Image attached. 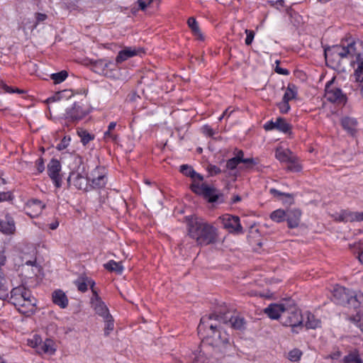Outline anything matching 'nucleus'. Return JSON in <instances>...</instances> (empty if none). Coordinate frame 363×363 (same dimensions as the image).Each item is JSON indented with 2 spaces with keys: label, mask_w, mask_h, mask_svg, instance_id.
Returning a JSON list of instances; mask_svg holds the SVG:
<instances>
[{
  "label": "nucleus",
  "mask_w": 363,
  "mask_h": 363,
  "mask_svg": "<svg viewBox=\"0 0 363 363\" xmlns=\"http://www.w3.org/2000/svg\"><path fill=\"white\" fill-rule=\"evenodd\" d=\"M222 323H226L225 319H218V314L214 313L203 317L198 327L199 334L211 347V357L216 359L229 356L232 350L229 335L222 328Z\"/></svg>",
  "instance_id": "f257e3e1"
},
{
  "label": "nucleus",
  "mask_w": 363,
  "mask_h": 363,
  "mask_svg": "<svg viewBox=\"0 0 363 363\" xmlns=\"http://www.w3.org/2000/svg\"><path fill=\"white\" fill-rule=\"evenodd\" d=\"M189 236L199 245H208L216 241L217 230L201 218L192 219L189 227Z\"/></svg>",
  "instance_id": "f03ea898"
},
{
  "label": "nucleus",
  "mask_w": 363,
  "mask_h": 363,
  "mask_svg": "<svg viewBox=\"0 0 363 363\" xmlns=\"http://www.w3.org/2000/svg\"><path fill=\"white\" fill-rule=\"evenodd\" d=\"M11 301L21 313L30 316L36 309V300L30 291L23 286L11 291Z\"/></svg>",
  "instance_id": "7ed1b4c3"
},
{
  "label": "nucleus",
  "mask_w": 363,
  "mask_h": 363,
  "mask_svg": "<svg viewBox=\"0 0 363 363\" xmlns=\"http://www.w3.org/2000/svg\"><path fill=\"white\" fill-rule=\"evenodd\" d=\"M334 301L338 304L348 303L354 308H357L363 303V294L361 292H350L340 286H335L333 290Z\"/></svg>",
  "instance_id": "20e7f679"
},
{
  "label": "nucleus",
  "mask_w": 363,
  "mask_h": 363,
  "mask_svg": "<svg viewBox=\"0 0 363 363\" xmlns=\"http://www.w3.org/2000/svg\"><path fill=\"white\" fill-rule=\"evenodd\" d=\"M74 163L78 165L76 171H73L68 177V182L72 184L77 189L86 190L88 188V177H86L85 167L82 165V158L74 157Z\"/></svg>",
  "instance_id": "39448f33"
},
{
  "label": "nucleus",
  "mask_w": 363,
  "mask_h": 363,
  "mask_svg": "<svg viewBox=\"0 0 363 363\" xmlns=\"http://www.w3.org/2000/svg\"><path fill=\"white\" fill-rule=\"evenodd\" d=\"M290 309V301H283L279 303L269 304L264 309V313L273 320L280 319L282 323V318L286 315L287 310Z\"/></svg>",
  "instance_id": "423d86ee"
},
{
  "label": "nucleus",
  "mask_w": 363,
  "mask_h": 363,
  "mask_svg": "<svg viewBox=\"0 0 363 363\" xmlns=\"http://www.w3.org/2000/svg\"><path fill=\"white\" fill-rule=\"evenodd\" d=\"M325 98L328 101L337 104H344L346 101L345 95L337 86L334 78L328 82L325 86Z\"/></svg>",
  "instance_id": "0eeeda50"
},
{
  "label": "nucleus",
  "mask_w": 363,
  "mask_h": 363,
  "mask_svg": "<svg viewBox=\"0 0 363 363\" xmlns=\"http://www.w3.org/2000/svg\"><path fill=\"white\" fill-rule=\"evenodd\" d=\"M342 44L345 50L346 57H354L357 60L363 55V44L359 40L348 38L342 40Z\"/></svg>",
  "instance_id": "6e6552de"
},
{
  "label": "nucleus",
  "mask_w": 363,
  "mask_h": 363,
  "mask_svg": "<svg viewBox=\"0 0 363 363\" xmlns=\"http://www.w3.org/2000/svg\"><path fill=\"white\" fill-rule=\"evenodd\" d=\"M301 313L295 308L294 303L290 301V309L287 310L286 315L282 318V324L290 326L292 328L300 326L302 323Z\"/></svg>",
  "instance_id": "1a4fd4ad"
},
{
  "label": "nucleus",
  "mask_w": 363,
  "mask_h": 363,
  "mask_svg": "<svg viewBox=\"0 0 363 363\" xmlns=\"http://www.w3.org/2000/svg\"><path fill=\"white\" fill-rule=\"evenodd\" d=\"M89 283L91 284V289L93 293V296L91 298V304L92 308L94 309L96 313L99 315L103 318L105 317H108L110 315L108 312V309L104 302L102 301L97 292L94 289L95 282L94 281H89Z\"/></svg>",
  "instance_id": "9d476101"
},
{
  "label": "nucleus",
  "mask_w": 363,
  "mask_h": 363,
  "mask_svg": "<svg viewBox=\"0 0 363 363\" xmlns=\"http://www.w3.org/2000/svg\"><path fill=\"white\" fill-rule=\"evenodd\" d=\"M107 172L104 167L98 166L88 176L89 181L94 188H103L107 182Z\"/></svg>",
  "instance_id": "9b49d317"
},
{
  "label": "nucleus",
  "mask_w": 363,
  "mask_h": 363,
  "mask_svg": "<svg viewBox=\"0 0 363 363\" xmlns=\"http://www.w3.org/2000/svg\"><path fill=\"white\" fill-rule=\"evenodd\" d=\"M113 67L114 65L112 62L104 60H97L93 64V69L95 72L110 78L117 77V70Z\"/></svg>",
  "instance_id": "f8f14e48"
},
{
  "label": "nucleus",
  "mask_w": 363,
  "mask_h": 363,
  "mask_svg": "<svg viewBox=\"0 0 363 363\" xmlns=\"http://www.w3.org/2000/svg\"><path fill=\"white\" fill-rule=\"evenodd\" d=\"M219 220L223 224L224 228H225L229 233L236 234L242 233V228L240 225L239 217L225 214L220 216Z\"/></svg>",
  "instance_id": "ddd939ff"
},
{
  "label": "nucleus",
  "mask_w": 363,
  "mask_h": 363,
  "mask_svg": "<svg viewBox=\"0 0 363 363\" xmlns=\"http://www.w3.org/2000/svg\"><path fill=\"white\" fill-rule=\"evenodd\" d=\"M345 50L342 44L333 46L325 50V57L327 62L339 63L340 60L345 57Z\"/></svg>",
  "instance_id": "4468645a"
},
{
  "label": "nucleus",
  "mask_w": 363,
  "mask_h": 363,
  "mask_svg": "<svg viewBox=\"0 0 363 363\" xmlns=\"http://www.w3.org/2000/svg\"><path fill=\"white\" fill-rule=\"evenodd\" d=\"M191 188L196 194L203 195L209 202H213L217 199L215 190L204 183L192 184Z\"/></svg>",
  "instance_id": "2eb2a0df"
},
{
  "label": "nucleus",
  "mask_w": 363,
  "mask_h": 363,
  "mask_svg": "<svg viewBox=\"0 0 363 363\" xmlns=\"http://www.w3.org/2000/svg\"><path fill=\"white\" fill-rule=\"evenodd\" d=\"M61 165L60 162L56 159L50 160L48 164V172L50 177L53 180L57 187L61 185V176H60Z\"/></svg>",
  "instance_id": "dca6fc26"
},
{
  "label": "nucleus",
  "mask_w": 363,
  "mask_h": 363,
  "mask_svg": "<svg viewBox=\"0 0 363 363\" xmlns=\"http://www.w3.org/2000/svg\"><path fill=\"white\" fill-rule=\"evenodd\" d=\"M143 52V50L141 48L125 47L118 52L116 58V62L118 64L121 63L128 59L136 55H139Z\"/></svg>",
  "instance_id": "f3484780"
},
{
  "label": "nucleus",
  "mask_w": 363,
  "mask_h": 363,
  "mask_svg": "<svg viewBox=\"0 0 363 363\" xmlns=\"http://www.w3.org/2000/svg\"><path fill=\"white\" fill-rule=\"evenodd\" d=\"M44 208L45 205L41 201L32 199L28 201L25 209L29 216L34 218L40 215Z\"/></svg>",
  "instance_id": "a211bd4d"
},
{
  "label": "nucleus",
  "mask_w": 363,
  "mask_h": 363,
  "mask_svg": "<svg viewBox=\"0 0 363 363\" xmlns=\"http://www.w3.org/2000/svg\"><path fill=\"white\" fill-rule=\"evenodd\" d=\"M16 230L13 219L8 214L4 219L0 218V231L6 235L13 234Z\"/></svg>",
  "instance_id": "6ab92c4d"
},
{
  "label": "nucleus",
  "mask_w": 363,
  "mask_h": 363,
  "mask_svg": "<svg viewBox=\"0 0 363 363\" xmlns=\"http://www.w3.org/2000/svg\"><path fill=\"white\" fill-rule=\"evenodd\" d=\"M56 352V345L55 342L50 339H46L45 341L41 340L40 345L36 351L40 354L52 355Z\"/></svg>",
  "instance_id": "aec40b11"
},
{
  "label": "nucleus",
  "mask_w": 363,
  "mask_h": 363,
  "mask_svg": "<svg viewBox=\"0 0 363 363\" xmlns=\"http://www.w3.org/2000/svg\"><path fill=\"white\" fill-rule=\"evenodd\" d=\"M294 156L293 152L288 148L279 146L275 149V157L281 163L286 164L288 162H293Z\"/></svg>",
  "instance_id": "412c9836"
},
{
  "label": "nucleus",
  "mask_w": 363,
  "mask_h": 363,
  "mask_svg": "<svg viewBox=\"0 0 363 363\" xmlns=\"http://www.w3.org/2000/svg\"><path fill=\"white\" fill-rule=\"evenodd\" d=\"M301 212L298 209H290L286 211V218L288 226L291 228L298 225L301 220Z\"/></svg>",
  "instance_id": "4be33fe9"
},
{
  "label": "nucleus",
  "mask_w": 363,
  "mask_h": 363,
  "mask_svg": "<svg viewBox=\"0 0 363 363\" xmlns=\"http://www.w3.org/2000/svg\"><path fill=\"white\" fill-rule=\"evenodd\" d=\"M52 301L61 308H65L68 306V298L64 291L56 290L52 293Z\"/></svg>",
  "instance_id": "5701e85b"
},
{
  "label": "nucleus",
  "mask_w": 363,
  "mask_h": 363,
  "mask_svg": "<svg viewBox=\"0 0 363 363\" xmlns=\"http://www.w3.org/2000/svg\"><path fill=\"white\" fill-rule=\"evenodd\" d=\"M357 67L354 70V77L355 81L359 83V88L363 90V55L357 60Z\"/></svg>",
  "instance_id": "b1692460"
},
{
  "label": "nucleus",
  "mask_w": 363,
  "mask_h": 363,
  "mask_svg": "<svg viewBox=\"0 0 363 363\" xmlns=\"http://www.w3.org/2000/svg\"><path fill=\"white\" fill-rule=\"evenodd\" d=\"M9 289L8 280L0 270V299L4 300L9 297Z\"/></svg>",
  "instance_id": "393cba45"
},
{
  "label": "nucleus",
  "mask_w": 363,
  "mask_h": 363,
  "mask_svg": "<svg viewBox=\"0 0 363 363\" xmlns=\"http://www.w3.org/2000/svg\"><path fill=\"white\" fill-rule=\"evenodd\" d=\"M220 318H224L226 320V323H222V324H226V325L229 324L233 328H234L235 329H241L243 328V326L245 325L243 318H240V317H237V316L231 317L228 320L226 315H218V319H220Z\"/></svg>",
  "instance_id": "a878e982"
},
{
  "label": "nucleus",
  "mask_w": 363,
  "mask_h": 363,
  "mask_svg": "<svg viewBox=\"0 0 363 363\" xmlns=\"http://www.w3.org/2000/svg\"><path fill=\"white\" fill-rule=\"evenodd\" d=\"M357 124V121L352 118L345 117L342 120V127L351 134L356 130Z\"/></svg>",
  "instance_id": "bb28decb"
},
{
  "label": "nucleus",
  "mask_w": 363,
  "mask_h": 363,
  "mask_svg": "<svg viewBox=\"0 0 363 363\" xmlns=\"http://www.w3.org/2000/svg\"><path fill=\"white\" fill-rule=\"evenodd\" d=\"M306 327L311 329H316L320 327L321 321L317 318L313 314L307 313L306 314Z\"/></svg>",
  "instance_id": "cd10ccee"
},
{
  "label": "nucleus",
  "mask_w": 363,
  "mask_h": 363,
  "mask_svg": "<svg viewBox=\"0 0 363 363\" xmlns=\"http://www.w3.org/2000/svg\"><path fill=\"white\" fill-rule=\"evenodd\" d=\"M67 114L74 120L80 119L85 116V113L82 110L81 106L77 104H74L73 108L69 109Z\"/></svg>",
  "instance_id": "c85d7f7f"
},
{
  "label": "nucleus",
  "mask_w": 363,
  "mask_h": 363,
  "mask_svg": "<svg viewBox=\"0 0 363 363\" xmlns=\"http://www.w3.org/2000/svg\"><path fill=\"white\" fill-rule=\"evenodd\" d=\"M104 267L111 272H115L117 274H121L123 271V266L121 262H117L113 260H110L104 264Z\"/></svg>",
  "instance_id": "c756f323"
},
{
  "label": "nucleus",
  "mask_w": 363,
  "mask_h": 363,
  "mask_svg": "<svg viewBox=\"0 0 363 363\" xmlns=\"http://www.w3.org/2000/svg\"><path fill=\"white\" fill-rule=\"evenodd\" d=\"M286 212L281 209H277L270 214V218L277 223H280L286 219Z\"/></svg>",
  "instance_id": "7c9ffc66"
},
{
  "label": "nucleus",
  "mask_w": 363,
  "mask_h": 363,
  "mask_svg": "<svg viewBox=\"0 0 363 363\" xmlns=\"http://www.w3.org/2000/svg\"><path fill=\"white\" fill-rule=\"evenodd\" d=\"M116 126V122H111L109 123L108 126V130L104 133V138L105 140H111L113 141H116L118 139V136L114 135L112 131L115 129Z\"/></svg>",
  "instance_id": "2f4dec72"
},
{
  "label": "nucleus",
  "mask_w": 363,
  "mask_h": 363,
  "mask_svg": "<svg viewBox=\"0 0 363 363\" xmlns=\"http://www.w3.org/2000/svg\"><path fill=\"white\" fill-rule=\"evenodd\" d=\"M276 129L283 133H287L290 129V125L282 118H278L275 121Z\"/></svg>",
  "instance_id": "473e14b6"
},
{
  "label": "nucleus",
  "mask_w": 363,
  "mask_h": 363,
  "mask_svg": "<svg viewBox=\"0 0 363 363\" xmlns=\"http://www.w3.org/2000/svg\"><path fill=\"white\" fill-rule=\"evenodd\" d=\"M296 93L297 91L296 86L294 85L289 84L284 94L283 100L289 101L296 97Z\"/></svg>",
  "instance_id": "72a5a7b5"
},
{
  "label": "nucleus",
  "mask_w": 363,
  "mask_h": 363,
  "mask_svg": "<svg viewBox=\"0 0 363 363\" xmlns=\"http://www.w3.org/2000/svg\"><path fill=\"white\" fill-rule=\"evenodd\" d=\"M89 281H92L88 278L82 277L75 281V284L77 286L79 291L84 292L87 290L88 286L91 287V284Z\"/></svg>",
  "instance_id": "f704fd0d"
},
{
  "label": "nucleus",
  "mask_w": 363,
  "mask_h": 363,
  "mask_svg": "<svg viewBox=\"0 0 363 363\" xmlns=\"http://www.w3.org/2000/svg\"><path fill=\"white\" fill-rule=\"evenodd\" d=\"M292 161L286 163L288 170L294 172H300L302 169V167L298 163V158L295 155L293 157Z\"/></svg>",
  "instance_id": "c9c22d12"
},
{
  "label": "nucleus",
  "mask_w": 363,
  "mask_h": 363,
  "mask_svg": "<svg viewBox=\"0 0 363 363\" xmlns=\"http://www.w3.org/2000/svg\"><path fill=\"white\" fill-rule=\"evenodd\" d=\"M105 322L104 333L106 335H108L114 329L113 319L112 316L108 315V317L104 318Z\"/></svg>",
  "instance_id": "e433bc0d"
},
{
  "label": "nucleus",
  "mask_w": 363,
  "mask_h": 363,
  "mask_svg": "<svg viewBox=\"0 0 363 363\" xmlns=\"http://www.w3.org/2000/svg\"><path fill=\"white\" fill-rule=\"evenodd\" d=\"M345 363H362V359L357 352H351L344 357Z\"/></svg>",
  "instance_id": "4c0bfd02"
},
{
  "label": "nucleus",
  "mask_w": 363,
  "mask_h": 363,
  "mask_svg": "<svg viewBox=\"0 0 363 363\" xmlns=\"http://www.w3.org/2000/svg\"><path fill=\"white\" fill-rule=\"evenodd\" d=\"M78 135L81 138L82 143L84 145L87 144L89 143L91 140L94 139V136L91 135L89 133H88L86 130H78Z\"/></svg>",
  "instance_id": "58836bf2"
},
{
  "label": "nucleus",
  "mask_w": 363,
  "mask_h": 363,
  "mask_svg": "<svg viewBox=\"0 0 363 363\" xmlns=\"http://www.w3.org/2000/svg\"><path fill=\"white\" fill-rule=\"evenodd\" d=\"M42 338L38 335H34L31 338L28 339L27 344L30 347L35 349L37 351Z\"/></svg>",
  "instance_id": "ea45409f"
},
{
  "label": "nucleus",
  "mask_w": 363,
  "mask_h": 363,
  "mask_svg": "<svg viewBox=\"0 0 363 363\" xmlns=\"http://www.w3.org/2000/svg\"><path fill=\"white\" fill-rule=\"evenodd\" d=\"M67 77V72L66 71H61L57 73L52 74L51 79L54 81L55 84H60Z\"/></svg>",
  "instance_id": "a19ab883"
},
{
  "label": "nucleus",
  "mask_w": 363,
  "mask_h": 363,
  "mask_svg": "<svg viewBox=\"0 0 363 363\" xmlns=\"http://www.w3.org/2000/svg\"><path fill=\"white\" fill-rule=\"evenodd\" d=\"M271 6L281 11H287L289 6L285 5L284 0L272 1L269 2Z\"/></svg>",
  "instance_id": "79ce46f5"
},
{
  "label": "nucleus",
  "mask_w": 363,
  "mask_h": 363,
  "mask_svg": "<svg viewBox=\"0 0 363 363\" xmlns=\"http://www.w3.org/2000/svg\"><path fill=\"white\" fill-rule=\"evenodd\" d=\"M302 352L298 349H294L289 352V359L292 362H297L301 359Z\"/></svg>",
  "instance_id": "37998d69"
},
{
  "label": "nucleus",
  "mask_w": 363,
  "mask_h": 363,
  "mask_svg": "<svg viewBox=\"0 0 363 363\" xmlns=\"http://www.w3.org/2000/svg\"><path fill=\"white\" fill-rule=\"evenodd\" d=\"M189 27L193 32V33L197 37L198 39L203 40L204 37L201 32L199 26L198 24H189Z\"/></svg>",
  "instance_id": "c03bdc74"
},
{
  "label": "nucleus",
  "mask_w": 363,
  "mask_h": 363,
  "mask_svg": "<svg viewBox=\"0 0 363 363\" xmlns=\"http://www.w3.org/2000/svg\"><path fill=\"white\" fill-rule=\"evenodd\" d=\"M345 222H357L356 212L345 211Z\"/></svg>",
  "instance_id": "a18cd8bd"
},
{
  "label": "nucleus",
  "mask_w": 363,
  "mask_h": 363,
  "mask_svg": "<svg viewBox=\"0 0 363 363\" xmlns=\"http://www.w3.org/2000/svg\"><path fill=\"white\" fill-rule=\"evenodd\" d=\"M240 163L239 157H233L228 160L226 167L230 169H234Z\"/></svg>",
  "instance_id": "49530a36"
},
{
  "label": "nucleus",
  "mask_w": 363,
  "mask_h": 363,
  "mask_svg": "<svg viewBox=\"0 0 363 363\" xmlns=\"http://www.w3.org/2000/svg\"><path fill=\"white\" fill-rule=\"evenodd\" d=\"M180 170L184 174L191 177H192L194 173V171L186 164L182 165L180 167Z\"/></svg>",
  "instance_id": "de8ad7c7"
},
{
  "label": "nucleus",
  "mask_w": 363,
  "mask_h": 363,
  "mask_svg": "<svg viewBox=\"0 0 363 363\" xmlns=\"http://www.w3.org/2000/svg\"><path fill=\"white\" fill-rule=\"evenodd\" d=\"M246 38H245V44L247 45H251L255 37V32L253 30H250L248 29L245 30Z\"/></svg>",
  "instance_id": "09e8293b"
},
{
  "label": "nucleus",
  "mask_w": 363,
  "mask_h": 363,
  "mask_svg": "<svg viewBox=\"0 0 363 363\" xmlns=\"http://www.w3.org/2000/svg\"><path fill=\"white\" fill-rule=\"evenodd\" d=\"M60 95L62 101L68 100L73 96V93L72 90H63L60 91Z\"/></svg>",
  "instance_id": "8fccbe9b"
},
{
  "label": "nucleus",
  "mask_w": 363,
  "mask_h": 363,
  "mask_svg": "<svg viewBox=\"0 0 363 363\" xmlns=\"http://www.w3.org/2000/svg\"><path fill=\"white\" fill-rule=\"evenodd\" d=\"M279 107L280 111L282 113H287L290 109V106L289 104V101H285V100H283V101L279 104Z\"/></svg>",
  "instance_id": "3c124183"
},
{
  "label": "nucleus",
  "mask_w": 363,
  "mask_h": 363,
  "mask_svg": "<svg viewBox=\"0 0 363 363\" xmlns=\"http://www.w3.org/2000/svg\"><path fill=\"white\" fill-rule=\"evenodd\" d=\"M69 141H70V138H69L65 137L62 140V141L57 145V148L59 150H62L65 149L69 145Z\"/></svg>",
  "instance_id": "603ef678"
},
{
  "label": "nucleus",
  "mask_w": 363,
  "mask_h": 363,
  "mask_svg": "<svg viewBox=\"0 0 363 363\" xmlns=\"http://www.w3.org/2000/svg\"><path fill=\"white\" fill-rule=\"evenodd\" d=\"M358 319L357 320V318H351V320L354 322L357 323L358 327L360 328V330L363 332V313L359 314L357 316Z\"/></svg>",
  "instance_id": "864d4df0"
},
{
  "label": "nucleus",
  "mask_w": 363,
  "mask_h": 363,
  "mask_svg": "<svg viewBox=\"0 0 363 363\" xmlns=\"http://www.w3.org/2000/svg\"><path fill=\"white\" fill-rule=\"evenodd\" d=\"M36 169L38 173H41L45 169L44 161L42 158L38 159L35 163Z\"/></svg>",
  "instance_id": "5fc2aeb1"
},
{
  "label": "nucleus",
  "mask_w": 363,
  "mask_h": 363,
  "mask_svg": "<svg viewBox=\"0 0 363 363\" xmlns=\"http://www.w3.org/2000/svg\"><path fill=\"white\" fill-rule=\"evenodd\" d=\"M207 169L211 175L217 174L220 172V168L213 164H209L207 167Z\"/></svg>",
  "instance_id": "6e6d98bb"
},
{
  "label": "nucleus",
  "mask_w": 363,
  "mask_h": 363,
  "mask_svg": "<svg viewBox=\"0 0 363 363\" xmlns=\"http://www.w3.org/2000/svg\"><path fill=\"white\" fill-rule=\"evenodd\" d=\"M62 101L61 100V97H60V91L59 92H57L55 95H53L52 96L48 98L45 102L47 104H51V103H53V102H56V101Z\"/></svg>",
  "instance_id": "4d7b16f0"
},
{
  "label": "nucleus",
  "mask_w": 363,
  "mask_h": 363,
  "mask_svg": "<svg viewBox=\"0 0 363 363\" xmlns=\"http://www.w3.org/2000/svg\"><path fill=\"white\" fill-rule=\"evenodd\" d=\"M153 0H138V5L141 10H145Z\"/></svg>",
  "instance_id": "13d9d810"
},
{
  "label": "nucleus",
  "mask_w": 363,
  "mask_h": 363,
  "mask_svg": "<svg viewBox=\"0 0 363 363\" xmlns=\"http://www.w3.org/2000/svg\"><path fill=\"white\" fill-rule=\"evenodd\" d=\"M193 179V184H201V182L203 181V176L194 172V175L191 177Z\"/></svg>",
  "instance_id": "bf43d9fd"
},
{
  "label": "nucleus",
  "mask_w": 363,
  "mask_h": 363,
  "mask_svg": "<svg viewBox=\"0 0 363 363\" xmlns=\"http://www.w3.org/2000/svg\"><path fill=\"white\" fill-rule=\"evenodd\" d=\"M345 211H342L340 213H337V214L334 215L333 218L337 221L345 222Z\"/></svg>",
  "instance_id": "052dcab7"
},
{
  "label": "nucleus",
  "mask_w": 363,
  "mask_h": 363,
  "mask_svg": "<svg viewBox=\"0 0 363 363\" xmlns=\"http://www.w3.org/2000/svg\"><path fill=\"white\" fill-rule=\"evenodd\" d=\"M11 195L9 192H0V202L11 199Z\"/></svg>",
  "instance_id": "680f3d73"
},
{
  "label": "nucleus",
  "mask_w": 363,
  "mask_h": 363,
  "mask_svg": "<svg viewBox=\"0 0 363 363\" xmlns=\"http://www.w3.org/2000/svg\"><path fill=\"white\" fill-rule=\"evenodd\" d=\"M276 63L277 64L276 68H275V72L278 74H284V75H288L289 74V71L287 69H283V68H281L278 66V64H279V61L277 60L276 61Z\"/></svg>",
  "instance_id": "e2e57ef3"
},
{
  "label": "nucleus",
  "mask_w": 363,
  "mask_h": 363,
  "mask_svg": "<svg viewBox=\"0 0 363 363\" xmlns=\"http://www.w3.org/2000/svg\"><path fill=\"white\" fill-rule=\"evenodd\" d=\"M203 133L208 136H212L213 135V130L208 125H205L202 128Z\"/></svg>",
  "instance_id": "0e129e2a"
},
{
  "label": "nucleus",
  "mask_w": 363,
  "mask_h": 363,
  "mask_svg": "<svg viewBox=\"0 0 363 363\" xmlns=\"http://www.w3.org/2000/svg\"><path fill=\"white\" fill-rule=\"evenodd\" d=\"M6 262V256L5 255V251H0V267L5 265Z\"/></svg>",
  "instance_id": "69168bd1"
},
{
  "label": "nucleus",
  "mask_w": 363,
  "mask_h": 363,
  "mask_svg": "<svg viewBox=\"0 0 363 363\" xmlns=\"http://www.w3.org/2000/svg\"><path fill=\"white\" fill-rule=\"evenodd\" d=\"M241 162L249 164L250 166L255 165L257 163L256 160H255L254 158L243 159V160H242Z\"/></svg>",
  "instance_id": "338daca9"
},
{
  "label": "nucleus",
  "mask_w": 363,
  "mask_h": 363,
  "mask_svg": "<svg viewBox=\"0 0 363 363\" xmlns=\"http://www.w3.org/2000/svg\"><path fill=\"white\" fill-rule=\"evenodd\" d=\"M275 125V122L269 121L264 125V128L266 130H271L273 129H276Z\"/></svg>",
  "instance_id": "774afa93"
}]
</instances>
